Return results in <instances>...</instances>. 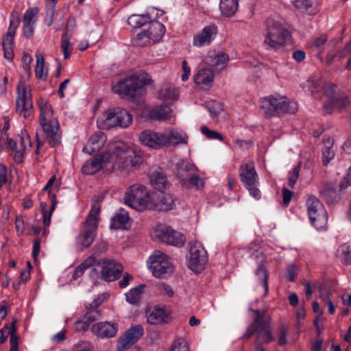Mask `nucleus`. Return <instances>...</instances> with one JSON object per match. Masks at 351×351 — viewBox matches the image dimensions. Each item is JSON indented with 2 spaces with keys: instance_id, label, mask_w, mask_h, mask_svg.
I'll return each mask as SVG.
<instances>
[{
  "instance_id": "nucleus-1",
  "label": "nucleus",
  "mask_w": 351,
  "mask_h": 351,
  "mask_svg": "<svg viewBox=\"0 0 351 351\" xmlns=\"http://www.w3.org/2000/svg\"><path fill=\"white\" fill-rule=\"evenodd\" d=\"M110 154V159L114 160L110 172L116 166L121 171L130 172L137 169L143 162L142 157L136 154L132 147L123 142H118L112 145Z\"/></svg>"
},
{
  "instance_id": "nucleus-2",
  "label": "nucleus",
  "mask_w": 351,
  "mask_h": 351,
  "mask_svg": "<svg viewBox=\"0 0 351 351\" xmlns=\"http://www.w3.org/2000/svg\"><path fill=\"white\" fill-rule=\"evenodd\" d=\"M100 210L99 205L95 204L92 206L87 218L82 225V230L76 237V245L80 250L89 247L95 241Z\"/></svg>"
},
{
  "instance_id": "nucleus-3",
  "label": "nucleus",
  "mask_w": 351,
  "mask_h": 351,
  "mask_svg": "<svg viewBox=\"0 0 351 351\" xmlns=\"http://www.w3.org/2000/svg\"><path fill=\"white\" fill-rule=\"evenodd\" d=\"M265 30L263 44L267 49L277 51L285 47L290 32L280 21L267 19Z\"/></svg>"
},
{
  "instance_id": "nucleus-4",
  "label": "nucleus",
  "mask_w": 351,
  "mask_h": 351,
  "mask_svg": "<svg viewBox=\"0 0 351 351\" xmlns=\"http://www.w3.org/2000/svg\"><path fill=\"white\" fill-rule=\"evenodd\" d=\"M261 108L267 117H276L285 113L294 114L298 110L295 102L280 95H271L262 99Z\"/></svg>"
},
{
  "instance_id": "nucleus-5",
  "label": "nucleus",
  "mask_w": 351,
  "mask_h": 351,
  "mask_svg": "<svg viewBox=\"0 0 351 351\" xmlns=\"http://www.w3.org/2000/svg\"><path fill=\"white\" fill-rule=\"evenodd\" d=\"M150 82L151 80L145 76L133 75L119 81L116 85L112 86V90L121 97H129L134 99L138 95L140 89Z\"/></svg>"
},
{
  "instance_id": "nucleus-6",
  "label": "nucleus",
  "mask_w": 351,
  "mask_h": 351,
  "mask_svg": "<svg viewBox=\"0 0 351 351\" xmlns=\"http://www.w3.org/2000/svg\"><path fill=\"white\" fill-rule=\"evenodd\" d=\"M124 199L126 204L136 210L143 211L152 208L149 193L143 185L136 184L131 186Z\"/></svg>"
},
{
  "instance_id": "nucleus-7",
  "label": "nucleus",
  "mask_w": 351,
  "mask_h": 351,
  "mask_svg": "<svg viewBox=\"0 0 351 351\" xmlns=\"http://www.w3.org/2000/svg\"><path fill=\"white\" fill-rule=\"evenodd\" d=\"M149 269L153 276L158 278H166L174 271L169 257L158 250L155 251L149 257Z\"/></svg>"
},
{
  "instance_id": "nucleus-8",
  "label": "nucleus",
  "mask_w": 351,
  "mask_h": 351,
  "mask_svg": "<svg viewBox=\"0 0 351 351\" xmlns=\"http://www.w3.org/2000/svg\"><path fill=\"white\" fill-rule=\"evenodd\" d=\"M307 211L311 224L317 230L327 224L328 214L322 202L315 197H309L306 201Z\"/></svg>"
},
{
  "instance_id": "nucleus-9",
  "label": "nucleus",
  "mask_w": 351,
  "mask_h": 351,
  "mask_svg": "<svg viewBox=\"0 0 351 351\" xmlns=\"http://www.w3.org/2000/svg\"><path fill=\"white\" fill-rule=\"evenodd\" d=\"M154 233L155 238L160 242L176 247L184 245V235L165 224H158L154 229Z\"/></svg>"
},
{
  "instance_id": "nucleus-10",
  "label": "nucleus",
  "mask_w": 351,
  "mask_h": 351,
  "mask_svg": "<svg viewBox=\"0 0 351 351\" xmlns=\"http://www.w3.org/2000/svg\"><path fill=\"white\" fill-rule=\"evenodd\" d=\"M105 125L106 128H128L132 123V115L125 109L119 107L107 110Z\"/></svg>"
},
{
  "instance_id": "nucleus-11",
  "label": "nucleus",
  "mask_w": 351,
  "mask_h": 351,
  "mask_svg": "<svg viewBox=\"0 0 351 351\" xmlns=\"http://www.w3.org/2000/svg\"><path fill=\"white\" fill-rule=\"evenodd\" d=\"M138 138L143 145L155 149L169 147V138L165 133L147 130L142 132Z\"/></svg>"
},
{
  "instance_id": "nucleus-12",
  "label": "nucleus",
  "mask_w": 351,
  "mask_h": 351,
  "mask_svg": "<svg viewBox=\"0 0 351 351\" xmlns=\"http://www.w3.org/2000/svg\"><path fill=\"white\" fill-rule=\"evenodd\" d=\"M18 96L16 99V111L17 113L23 114L24 119L30 117L33 113L32 102V94L27 91L26 88L19 82L17 86Z\"/></svg>"
},
{
  "instance_id": "nucleus-13",
  "label": "nucleus",
  "mask_w": 351,
  "mask_h": 351,
  "mask_svg": "<svg viewBox=\"0 0 351 351\" xmlns=\"http://www.w3.org/2000/svg\"><path fill=\"white\" fill-rule=\"evenodd\" d=\"M95 266H101V278L108 282L119 279L123 271L122 264L114 260L96 261Z\"/></svg>"
},
{
  "instance_id": "nucleus-14",
  "label": "nucleus",
  "mask_w": 351,
  "mask_h": 351,
  "mask_svg": "<svg viewBox=\"0 0 351 351\" xmlns=\"http://www.w3.org/2000/svg\"><path fill=\"white\" fill-rule=\"evenodd\" d=\"M207 262L206 250L199 243L195 242L190 248V268L195 272H199L204 268Z\"/></svg>"
},
{
  "instance_id": "nucleus-15",
  "label": "nucleus",
  "mask_w": 351,
  "mask_h": 351,
  "mask_svg": "<svg viewBox=\"0 0 351 351\" xmlns=\"http://www.w3.org/2000/svg\"><path fill=\"white\" fill-rule=\"evenodd\" d=\"M110 162V152L99 154L88 159L82 166V171L84 174L93 175L100 169L105 168Z\"/></svg>"
},
{
  "instance_id": "nucleus-16",
  "label": "nucleus",
  "mask_w": 351,
  "mask_h": 351,
  "mask_svg": "<svg viewBox=\"0 0 351 351\" xmlns=\"http://www.w3.org/2000/svg\"><path fill=\"white\" fill-rule=\"evenodd\" d=\"M40 124L48 138L51 147H56L60 143V134H59L60 125L57 118L40 121Z\"/></svg>"
},
{
  "instance_id": "nucleus-17",
  "label": "nucleus",
  "mask_w": 351,
  "mask_h": 351,
  "mask_svg": "<svg viewBox=\"0 0 351 351\" xmlns=\"http://www.w3.org/2000/svg\"><path fill=\"white\" fill-rule=\"evenodd\" d=\"M253 257L258 261V265L255 271V275L264 287V295H267L269 292V271L267 269L266 258L262 252H256L255 254H253Z\"/></svg>"
},
{
  "instance_id": "nucleus-18",
  "label": "nucleus",
  "mask_w": 351,
  "mask_h": 351,
  "mask_svg": "<svg viewBox=\"0 0 351 351\" xmlns=\"http://www.w3.org/2000/svg\"><path fill=\"white\" fill-rule=\"evenodd\" d=\"M144 330L141 325L131 326L124 335L119 337L118 342L122 347L130 348L143 335Z\"/></svg>"
},
{
  "instance_id": "nucleus-19",
  "label": "nucleus",
  "mask_w": 351,
  "mask_h": 351,
  "mask_svg": "<svg viewBox=\"0 0 351 351\" xmlns=\"http://www.w3.org/2000/svg\"><path fill=\"white\" fill-rule=\"evenodd\" d=\"M217 27L210 25L204 27L201 32L194 36L193 44L195 47H201L210 45L217 34Z\"/></svg>"
},
{
  "instance_id": "nucleus-20",
  "label": "nucleus",
  "mask_w": 351,
  "mask_h": 351,
  "mask_svg": "<svg viewBox=\"0 0 351 351\" xmlns=\"http://www.w3.org/2000/svg\"><path fill=\"white\" fill-rule=\"evenodd\" d=\"M118 328L117 323L101 322L93 324L91 327V331L101 339L112 338L117 335Z\"/></svg>"
},
{
  "instance_id": "nucleus-21",
  "label": "nucleus",
  "mask_w": 351,
  "mask_h": 351,
  "mask_svg": "<svg viewBox=\"0 0 351 351\" xmlns=\"http://www.w3.org/2000/svg\"><path fill=\"white\" fill-rule=\"evenodd\" d=\"M239 177L245 186L256 185L258 182V177L254 165L252 162L240 166Z\"/></svg>"
},
{
  "instance_id": "nucleus-22",
  "label": "nucleus",
  "mask_w": 351,
  "mask_h": 351,
  "mask_svg": "<svg viewBox=\"0 0 351 351\" xmlns=\"http://www.w3.org/2000/svg\"><path fill=\"white\" fill-rule=\"evenodd\" d=\"M101 318V314L97 311H86V314L80 319L75 321L74 327L77 332H85L88 330L90 325Z\"/></svg>"
},
{
  "instance_id": "nucleus-23",
  "label": "nucleus",
  "mask_w": 351,
  "mask_h": 351,
  "mask_svg": "<svg viewBox=\"0 0 351 351\" xmlns=\"http://www.w3.org/2000/svg\"><path fill=\"white\" fill-rule=\"evenodd\" d=\"M170 319V314L165 307L156 306L147 313V322L150 324L168 323Z\"/></svg>"
},
{
  "instance_id": "nucleus-24",
  "label": "nucleus",
  "mask_w": 351,
  "mask_h": 351,
  "mask_svg": "<svg viewBox=\"0 0 351 351\" xmlns=\"http://www.w3.org/2000/svg\"><path fill=\"white\" fill-rule=\"evenodd\" d=\"M106 136L102 132H97L90 138L87 144L84 147L83 152L89 155L98 152L104 145Z\"/></svg>"
},
{
  "instance_id": "nucleus-25",
  "label": "nucleus",
  "mask_w": 351,
  "mask_h": 351,
  "mask_svg": "<svg viewBox=\"0 0 351 351\" xmlns=\"http://www.w3.org/2000/svg\"><path fill=\"white\" fill-rule=\"evenodd\" d=\"M20 145L12 138L7 137L6 147L8 149L15 152L14 159L16 162L21 163L23 161V156L25 152V142H29V137H21Z\"/></svg>"
},
{
  "instance_id": "nucleus-26",
  "label": "nucleus",
  "mask_w": 351,
  "mask_h": 351,
  "mask_svg": "<svg viewBox=\"0 0 351 351\" xmlns=\"http://www.w3.org/2000/svg\"><path fill=\"white\" fill-rule=\"evenodd\" d=\"M149 28L146 30L147 38L153 43L159 42L165 34V27L156 20L151 19Z\"/></svg>"
},
{
  "instance_id": "nucleus-27",
  "label": "nucleus",
  "mask_w": 351,
  "mask_h": 351,
  "mask_svg": "<svg viewBox=\"0 0 351 351\" xmlns=\"http://www.w3.org/2000/svg\"><path fill=\"white\" fill-rule=\"evenodd\" d=\"M130 218L126 210L121 208L111 220L110 228L128 230L130 228Z\"/></svg>"
},
{
  "instance_id": "nucleus-28",
  "label": "nucleus",
  "mask_w": 351,
  "mask_h": 351,
  "mask_svg": "<svg viewBox=\"0 0 351 351\" xmlns=\"http://www.w3.org/2000/svg\"><path fill=\"white\" fill-rule=\"evenodd\" d=\"M229 61V56L222 51H210L205 58V62L211 66H225Z\"/></svg>"
},
{
  "instance_id": "nucleus-29",
  "label": "nucleus",
  "mask_w": 351,
  "mask_h": 351,
  "mask_svg": "<svg viewBox=\"0 0 351 351\" xmlns=\"http://www.w3.org/2000/svg\"><path fill=\"white\" fill-rule=\"evenodd\" d=\"M254 322L252 324L256 328L263 329L270 328L271 317L265 310L253 309Z\"/></svg>"
},
{
  "instance_id": "nucleus-30",
  "label": "nucleus",
  "mask_w": 351,
  "mask_h": 351,
  "mask_svg": "<svg viewBox=\"0 0 351 351\" xmlns=\"http://www.w3.org/2000/svg\"><path fill=\"white\" fill-rule=\"evenodd\" d=\"M49 197L51 199L50 210L49 212L47 210V204L46 202H41L40 204L43 218V223L45 227H48L50 225L51 214L57 204L56 195L55 194H51V191H49Z\"/></svg>"
},
{
  "instance_id": "nucleus-31",
  "label": "nucleus",
  "mask_w": 351,
  "mask_h": 351,
  "mask_svg": "<svg viewBox=\"0 0 351 351\" xmlns=\"http://www.w3.org/2000/svg\"><path fill=\"white\" fill-rule=\"evenodd\" d=\"M274 339L270 328L258 329L254 341L255 348H263V344L269 343Z\"/></svg>"
},
{
  "instance_id": "nucleus-32",
  "label": "nucleus",
  "mask_w": 351,
  "mask_h": 351,
  "mask_svg": "<svg viewBox=\"0 0 351 351\" xmlns=\"http://www.w3.org/2000/svg\"><path fill=\"white\" fill-rule=\"evenodd\" d=\"M214 79V74L212 71L201 69L196 75L194 81L196 84H202L203 88L208 89L211 87Z\"/></svg>"
},
{
  "instance_id": "nucleus-33",
  "label": "nucleus",
  "mask_w": 351,
  "mask_h": 351,
  "mask_svg": "<svg viewBox=\"0 0 351 351\" xmlns=\"http://www.w3.org/2000/svg\"><path fill=\"white\" fill-rule=\"evenodd\" d=\"M239 7V0H220L219 10L223 16H232Z\"/></svg>"
},
{
  "instance_id": "nucleus-34",
  "label": "nucleus",
  "mask_w": 351,
  "mask_h": 351,
  "mask_svg": "<svg viewBox=\"0 0 351 351\" xmlns=\"http://www.w3.org/2000/svg\"><path fill=\"white\" fill-rule=\"evenodd\" d=\"M145 287V284H141L136 287L131 289L125 293L126 301L132 305H137L141 300Z\"/></svg>"
},
{
  "instance_id": "nucleus-35",
  "label": "nucleus",
  "mask_w": 351,
  "mask_h": 351,
  "mask_svg": "<svg viewBox=\"0 0 351 351\" xmlns=\"http://www.w3.org/2000/svg\"><path fill=\"white\" fill-rule=\"evenodd\" d=\"M195 167L192 165L187 164L184 166V169H181L179 171V173L182 177H183L182 171H184L186 173H189V182L190 183L194 186L197 189L202 188L204 186L203 180L197 175L193 173L195 171Z\"/></svg>"
},
{
  "instance_id": "nucleus-36",
  "label": "nucleus",
  "mask_w": 351,
  "mask_h": 351,
  "mask_svg": "<svg viewBox=\"0 0 351 351\" xmlns=\"http://www.w3.org/2000/svg\"><path fill=\"white\" fill-rule=\"evenodd\" d=\"M152 19L150 13L145 14H132L128 19V24L134 29L141 28Z\"/></svg>"
},
{
  "instance_id": "nucleus-37",
  "label": "nucleus",
  "mask_w": 351,
  "mask_h": 351,
  "mask_svg": "<svg viewBox=\"0 0 351 351\" xmlns=\"http://www.w3.org/2000/svg\"><path fill=\"white\" fill-rule=\"evenodd\" d=\"M172 110L167 105H162L156 108L149 112V117L158 121H165L169 119L172 116Z\"/></svg>"
},
{
  "instance_id": "nucleus-38",
  "label": "nucleus",
  "mask_w": 351,
  "mask_h": 351,
  "mask_svg": "<svg viewBox=\"0 0 351 351\" xmlns=\"http://www.w3.org/2000/svg\"><path fill=\"white\" fill-rule=\"evenodd\" d=\"M333 141V138L330 137L324 140V147L322 148V162L325 166L335 157Z\"/></svg>"
},
{
  "instance_id": "nucleus-39",
  "label": "nucleus",
  "mask_w": 351,
  "mask_h": 351,
  "mask_svg": "<svg viewBox=\"0 0 351 351\" xmlns=\"http://www.w3.org/2000/svg\"><path fill=\"white\" fill-rule=\"evenodd\" d=\"M15 34L7 32L2 40L4 58L12 60L14 57V37Z\"/></svg>"
},
{
  "instance_id": "nucleus-40",
  "label": "nucleus",
  "mask_w": 351,
  "mask_h": 351,
  "mask_svg": "<svg viewBox=\"0 0 351 351\" xmlns=\"http://www.w3.org/2000/svg\"><path fill=\"white\" fill-rule=\"evenodd\" d=\"M38 104L40 112L39 121L56 118L53 116L52 106L48 101L41 98L38 101Z\"/></svg>"
},
{
  "instance_id": "nucleus-41",
  "label": "nucleus",
  "mask_w": 351,
  "mask_h": 351,
  "mask_svg": "<svg viewBox=\"0 0 351 351\" xmlns=\"http://www.w3.org/2000/svg\"><path fill=\"white\" fill-rule=\"evenodd\" d=\"M348 103L349 101L347 96L344 93H339L332 101H330L328 104L325 105L324 108L327 113L330 114L332 106L338 108L339 110H342L347 106Z\"/></svg>"
},
{
  "instance_id": "nucleus-42",
  "label": "nucleus",
  "mask_w": 351,
  "mask_h": 351,
  "mask_svg": "<svg viewBox=\"0 0 351 351\" xmlns=\"http://www.w3.org/2000/svg\"><path fill=\"white\" fill-rule=\"evenodd\" d=\"M175 202L170 194H163L155 204V208L159 211H168L175 207Z\"/></svg>"
},
{
  "instance_id": "nucleus-43",
  "label": "nucleus",
  "mask_w": 351,
  "mask_h": 351,
  "mask_svg": "<svg viewBox=\"0 0 351 351\" xmlns=\"http://www.w3.org/2000/svg\"><path fill=\"white\" fill-rule=\"evenodd\" d=\"M165 134L169 138V146L172 144H186L188 142V136L185 132L171 129Z\"/></svg>"
},
{
  "instance_id": "nucleus-44",
  "label": "nucleus",
  "mask_w": 351,
  "mask_h": 351,
  "mask_svg": "<svg viewBox=\"0 0 351 351\" xmlns=\"http://www.w3.org/2000/svg\"><path fill=\"white\" fill-rule=\"evenodd\" d=\"M150 182L155 189L163 191L167 184V177L163 173L155 172L150 178Z\"/></svg>"
},
{
  "instance_id": "nucleus-45",
  "label": "nucleus",
  "mask_w": 351,
  "mask_h": 351,
  "mask_svg": "<svg viewBox=\"0 0 351 351\" xmlns=\"http://www.w3.org/2000/svg\"><path fill=\"white\" fill-rule=\"evenodd\" d=\"M95 262L96 258L93 256H90L86 258L80 265H79L75 268L72 276L73 280H77L80 277H81L87 269H88L91 266H95Z\"/></svg>"
},
{
  "instance_id": "nucleus-46",
  "label": "nucleus",
  "mask_w": 351,
  "mask_h": 351,
  "mask_svg": "<svg viewBox=\"0 0 351 351\" xmlns=\"http://www.w3.org/2000/svg\"><path fill=\"white\" fill-rule=\"evenodd\" d=\"M61 49L63 53L64 59L69 58L73 50V43L70 41V36L67 32H64L62 36Z\"/></svg>"
},
{
  "instance_id": "nucleus-47",
  "label": "nucleus",
  "mask_w": 351,
  "mask_h": 351,
  "mask_svg": "<svg viewBox=\"0 0 351 351\" xmlns=\"http://www.w3.org/2000/svg\"><path fill=\"white\" fill-rule=\"evenodd\" d=\"M36 64L35 67V75L36 78L45 80L47 76V72L44 73L45 59L42 55L36 54Z\"/></svg>"
},
{
  "instance_id": "nucleus-48",
  "label": "nucleus",
  "mask_w": 351,
  "mask_h": 351,
  "mask_svg": "<svg viewBox=\"0 0 351 351\" xmlns=\"http://www.w3.org/2000/svg\"><path fill=\"white\" fill-rule=\"evenodd\" d=\"M206 107L213 117H217L223 110V104L217 101H208Z\"/></svg>"
},
{
  "instance_id": "nucleus-49",
  "label": "nucleus",
  "mask_w": 351,
  "mask_h": 351,
  "mask_svg": "<svg viewBox=\"0 0 351 351\" xmlns=\"http://www.w3.org/2000/svg\"><path fill=\"white\" fill-rule=\"evenodd\" d=\"M38 9L36 7L27 9L23 16V23L36 24Z\"/></svg>"
},
{
  "instance_id": "nucleus-50",
  "label": "nucleus",
  "mask_w": 351,
  "mask_h": 351,
  "mask_svg": "<svg viewBox=\"0 0 351 351\" xmlns=\"http://www.w3.org/2000/svg\"><path fill=\"white\" fill-rule=\"evenodd\" d=\"M344 264L351 265V244L343 243L339 247Z\"/></svg>"
},
{
  "instance_id": "nucleus-51",
  "label": "nucleus",
  "mask_w": 351,
  "mask_h": 351,
  "mask_svg": "<svg viewBox=\"0 0 351 351\" xmlns=\"http://www.w3.org/2000/svg\"><path fill=\"white\" fill-rule=\"evenodd\" d=\"M160 97L166 100H176L178 98V91L175 88H166L160 90Z\"/></svg>"
},
{
  "instance_id": "nucleus-52",
  "label": "nucleus",
  "mask_w": 351,
  "mask_h": 351,
  "mask_svg": "<svg viewBox=\"0 0 351 351\" xmlns=\"http://www.w3.org/2000/svg\"><path fill=\"white\" fill-rule=\"evenodd\" d=\"M147 34L146 31H142L138 33L135 38H134L132 40V45L135 47H143L147 45V43L149 41V39L147 38Z\"/></svg>"
},
{
  "instance_id": "nucleus-53",
  "label": "nucleus",
  "mask_w": 351,
  "mask_h": 351,
  "mask_svg": "<svg viewBox=\"0 0 351 351\" xmlns=\"http://www.w3.org/2000/svg\"><path fill=\"white\" fill-rule=\"evenodd\" d=\"M201 132L209 139H218L221 141H223V136L218 132L210 130L208 127L203 125L200 128Z\"/></svg>"
},
{
  "instance_id": "nucleus-54",
  "label": "nucleus",
  "mask_w": 351,
  "mask_h": 351,
  "mask_svg": "<svg viewBox=\"0 0 351 351\" xmlns=\"http://www.w3.org/2000/svg\"><path fill=\"white\" fill-rule=\"evenodd\" d=\"M301 169V163L299 162L292 170L291 173H289V177L288 180V184L291 188H293L298 178Z\"/></svg>"
},
{
  "instance_id": "nucleus-55",
  "label": "nucleus",
  "mask_w": 351,
  "mask_h": 351,
  "mask_svg": "<svg viewBox=\"0 0 351 351\" xmlns=\"http://www.w3.org/2000/svg\"><path fill=\"white\" fill-rule=\"evenodd\" d=\"M293 5L301 12H306L313 5L312 0H295Z\"/></svg>"
},
{
  "instance_id": "nucleus-56",
  "label": "nucleus",
  "mask_w": 351,
  "mask_h": 351,
  "mask_svg": "<svg viewBox=\"0 0 351 351\" xmlns=\"http://www.w3.org/2000/svg\"><path fill=\"white\" fill-rule=\"evenodd\" d=\"M324 89L330 101L339 95L336 92L337 86L333 84H325L324 86Z\"/></svg>"
},
{
  "instance_id": "nucleus-57",
  "label": "nucleus",
  "mask_w": 351,
  "mask_h": 351,
  "mask_svg": "<svg viewBox=\"0 0 351 351\" xmlns=\"http://www.w3.org/2000/svg\"><path fill=\"white\" fill-rule=\"evenodd\" d=\"M170 351H189V348L184 339H178L173 342Z\"/></svg>"
},
{
  "instance_id": "nucleus-58",
  "label": "nucleus",
  "mask_w": 351,
  "mask_h": 351,
  "mask_svg": "<svg viewBox=\"0 0 351 351\" xmlns=\"http://www.w3.org/2000/svg\"><path fill=\"white\" fill-rule=\"evenodd\" d=\"M288 331H289V328L287 326L285 325H282L280 328H279V334H280V337H279V339H278V344L280 346H284L287 343V336L288 335Z\"/></svg>"
},
{
  "instance_id": "nucleus-59",
  "label": "nucleus",
  "mask_w": 351,
  "mask_h": 351,
  "mask_svg": "<svg viewBox=\"0 0 351 351\" xmlns=\"http://www.w3.org/2000/svg\"><path fill=\"white\" fill-rule=\"evenodd\" d=\"M298 274V268L294 265H289L287 268V280L290 282H293Z\"/></svg>"
},
{
  "instance_id": "nucleus-60",
  "label": "nucleus",
  "mask_w": 351,
  "mask_h": 351,
  "mask_svg": "<svg viewBox=\"0 0 351 351\" xmlns=\"http://www.w3.org/2000/svg\"><path fill=\"white\" fill-rule=\"evenodd\" d=\"M55 15V9L53 6H47L45 23L47 26H51L53 23Z\"/></svg>"
},
{
  "instance_id": "nucleus-61",
  "label": "nucleus",
  "mask_w": 351,
  "mask_h": 351,
  "mask_svg": "<svg viewBox=\"0 0 351 351\" xmlns=\"http://www.w3.org/2000/svg\"><path fill=\"white\" fill-rule=\"evenodd\" d=\"M19 18L18 16H14L13 14L11 16L10 26L7 32L15 34L16 30L19 25Z\"/></svg>"
},
{
  "instance_id": "nucleus-62",
  "label": "nucleus",
  "mask_w": 351,
  "mask_h": 351,
  "mask_svg": "<svg viewBox=\"0 0 351 351\" xmlns=\"http://www.w3.org/2000/svg\"><path fill=\"white\" fill-rule=\"evenodd\" d=\"M158 287L160 291H163V293L165 295H167L169 298H172L173 296L174 291L170 285H169L165 282H161L158 285Z\"/></svg>"
},
{
  "instance_id": "nucleus-63",
  "label": "nucleus",
  "mask_w": 351,
  "mask_h": 351,
  "mask_svg": "<svg viewBox=\"0 0 351 351\" xmlns=\"http://www.w3.org/2000/svg\"><path fill=\"white\" fill-rule=\"evenodd\" d=\"M16 323L17 319H13L12 322L10 324V326H8V335H10V338H14V340H19V336L16 335Z\"/></svg>"
},
{
  "instance_id": "nucleus-64",
  "label": "nucleus",
  "mask_w": 351,
  "mask_h": 351,
  "mask_svg": "<svg viewBox=\"0 0 351 351\" xmlns=\"http://www.w3.org/2000/svg\"><path fill=\"white\" fill-rule=\"evenodd\" d=\"M282 193L283 204L284 205L287 206L291 200L293 192L287 189V188H283L282 190Z\"/></svg>"
}]
</instances>
